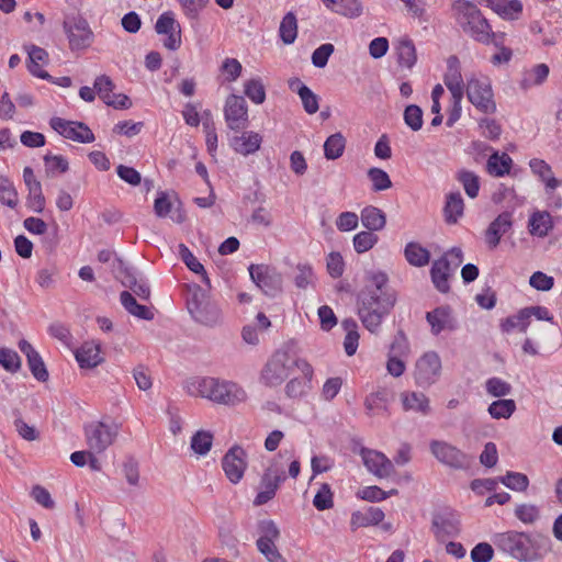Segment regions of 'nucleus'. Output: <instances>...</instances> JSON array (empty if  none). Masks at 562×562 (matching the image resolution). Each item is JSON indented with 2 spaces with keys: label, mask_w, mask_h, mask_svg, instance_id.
<instances>
[{
  "label": "nucleus",
  "mask_w": 562,
  "mask_h": 562,
  "mask_svg": "<svg viewBox=\"0 0 562 562\" xmlns=\"http://www.w3.org/2000/svg\"><path fill=\"white\" fill-rule=\"evenodd\" d=\"M513 160L508 154L494 151L487 159L486 171L494 177H503L509 173Z\"/></svg>",
  "instance_id": "obj_30"
},
{
  "label": "nucleus",
  "mask_w": 562,
  "mask_h": 562,
  "mask_svg": "<svg viewBox=\"0 0 562 562\" xmlns=\"http://www.w3.org/2000/svg\"><path fill=\"white\" fill-rule=\"evenodd\" d=\"M529 284L538 291H550L554 285V279L542 271H536L529 278Z\"/></svg>",
  "instance_id": "obj_62"
},
{
  "label": "nucleus",
  "mask_w": 562,
  "mask_h": 562,
  "mask_svg": "<svg viewBox=\"0 0 562 562\" xmlns=\"http://www.w3.org/2000/svg\"><path fill=\"white\" fill-rule=\"evenodd\" d=\"M453 10L459 26L474 41L487 45L496 38L488 21L474 3L468 0H457Z\"/></svg>",
  "instance_id": "obj_3"
},
{
  "label": "nucleus",
  "mask_w": 562,
  "mask_h": 562,
  "mask_svg": "<svg viewBox=\"0 0 562 562\" xmlns=\"http://www.w3.org/2000/svg\"><path fill=\"white\" fill-rule=\"evenodd\" d=\"M179 256L186 266L194 273L200 274L202 281L210 288L211 282L203 265L196 259L191 250L184 245H179Z\"/></svg>",
  "instance_id": "obj_36"
},
{
  "label": "nucleus",
  "mask_w": 562,
  "mask_h": 562,
  "mask_svg": "<svg viewBox=\"0 0 562 562\" xmlns=\"http://www.w3.org/2000/svg\"><path fill=\"white\" fill-rule=\"evenodd\" d=\"M429 447L434 457L450 468L465 469L470 464L469 457L464 452L446 441L432 440Z\"/></svg>",
  "instance_id": "obj_12"
},
{
  "label": "nucleus",
  "mask_w": 562,
  "mask_h": 562,
  "mask_svg": "<svg viewBox=\"0 0 562 562\" xmlns=\"http://www.w3.org/2000/svg\"><path fill=\"white\" fill-rule=\"evenodd\" d=\"M529 233L533 236L546 237L553 228V221L549 212H533L528 223Z\"/></svg>",
  "instance_id": "obj_27"
},
{
  "label": "nucleus",
  "mask_w": 562,
  "mask_h": 562,
  "mask_svg": "<svg viewBox=\"0 0 562 562\" xmlns=\"http://www.w3.org/2000/svg\"><path fill=\"white\" fill-rule=\"evenodd\" d=\"M456 179L462 184L470 199H475L479 195L480 178L473 171L461 169L457 172Z\"/></svg>",
  "instance_id": "obj_38"
},
{
  "label": "nucleus",
  "mask_w": 562,
  "mask_h": 562,
  "mask_svg": "<svg viewBox=\"0 0 562 562\" xmlns=\"http://www.w3.org/2000/svg\"><path fill=\"white\" fill-rule=\"evenodd\" d=\"M426 319L431 326L434 335L440 334L445 329H453V319L448 306H439L430 312H427Z\"/></svg>",
  "instance_id": "obj_25"
},
{
  "label": "nucleus",
  "mask_w": 562,
  "mask_h": 562,
  "mask_svg": "<svg viewBox=\"0 0 562 562\" xmlns=\"http://www.w3.org/2000/svg\"><path fill=\"white\" fill-rule=\"evenodd\" d=\"M513 226L512 213H501L485 231V240L490 249H494L499 245L501 238Z\"/></svg>",
  "instance_id": "obj_20"
},
{
  "label": "nucleus",
  "mask_w": 562,
  "mask_h": 562,
  "mask_svg": "<svg viewBox=\"0 0 562 562\" xmlns=\"http://www.w3.org/2000/svg\"><path fill=\"white\" fill-rule=\"evenodd\" d=\"M279 35L284 44H292L297 36V20L293 12H288L279 27Z\"/></svg>",
  "instance_id": "obj_41"
},
{
  "label": "nucleus",
  "mask_w": 562,
  "mask_h": 562,
  "mask_svg": "<svg viewBox=\"0 0 562 562\" xmlns=\"http://www.w3.org/2000/svg\"><path fill=\"white\" fill-rule=\"evenodd\" d=\"M121 304L133 316L140 319L151 321L154 313L146 305L138 304L135 296L128 291H123L120 295Z\"/></svg>",
  "instance_id": "obj_31"
},
{
  "label": "nucleus",
  "mask_w": 562,
  "mask_h": 562,
  "mask_svg": "<svg viewBox=\"0 0 562 562\" xmlns=\"http://www.w3.org/2000/svg\"><path fill=\"white\" fill-rule=\"evenodd\" d=\"M213 435L210 431L199 430L191 438V449L200 454H206L212 447Z\"/></svg>",
  "instance_id": "obj_44"
},
{
  "label": "nucleus",
  "mask_w": 562,
  "mask_h": 562,
  "mask_svg": "<svg viewBox=\"0 0 562 562\" xmlns=\"http://www.w3.org/2000/svg\"><path fill=\"white\" fill-rule=\"evenodd\" d=\"M516 408L514 400L498 398L490 404L487 412L494 419H508L516 412Z\"/></svg>",
  "instance_id": "obj_39"
},
{
  "label": "nucleus",
  "mask_w": 562,
  "mask_h": 562,
  "mask_svg": "<svg viewBox=\"0 0 562 562\" xmlns=\"http://www.w3.org/2000/svg\"><path fill=\"white\" fill-rule=\"evenodd\" d=\"M285 480L286 475L283 471L279 472L273 470L272 467L267 468L261 476L259 492L254 499V505L261 506L271 501Z\"/></svg>",
  "instance_id": "obj_18"
},
{
  "label": "nucleus",
  "mask_w": 562,
  "mask_h": 562,
  "mask_svg": "<svg viewBox=\"0 0 562 562\" xmlns=\"http://www.w3.org/2000/svg\"><path fill=\"white\" fill-rule=\"evenodd\" d=\"M63 29L71 50L86 49L91 45L93 32L88 21L80 14L67 15L63 22Z\"/></svg>",
  "instance_id": "obj_7"
},
{
  "label": "nucleus",
  "mask_w": 562,
  "mask_h": 562,
  "mask_svg": "<svg viewBox=\"0 0 562 562\" xmlns=\"http://www.w3.org/2000/svg\"><path fill=\"white\" fill-rule=\"evenodd\" d=\"M296 368L307 379L313 378V368L304 359L291 355L289 351L278 350L269 359L261 372V380L268 386L280 385Z\"/></svg>",
  "instance_id": "obj_4"
},
{
  "label": "nucleus",
  "mask_w": 562,
  "mask_h": 562,
  "mask_svg": "<svg viewBox=\"0 0 562 562\" xmlns=\"http://www.w3.org/2000/svg\"><path fill=\"white\" fill-rule=\"evenodd\" d=\"M361 223L370 232L382 231L386 224L385 213L373 205H368L361 211Z\"/></svg>",
  "instance_id": "obj_26"
},
{
  "label": "nucleus",
  "mask_w": 562,
  "mask_h": 562,
  "mask_svg": "<svg viewBox=\"0 0 562 562\" xmlns=\"http://www.w3.org/2000/svg\"><path fill=\"white\" fill-rule=\"evenodd\" d=\"M443 82L451 95H463L464 85L460 70V61L457 56H450L447 60V72Z\"/></svg>",
  "instance_id": "obj_22"
},
{
  "label": "nucleus",
  "mask_w": 562,
  "mask_h": 562,
  "mask_svg": "<svg viewBox=\"0 0 562 562\" xmlns=\"http://www.w3.org/2000/svg\"><path fill=\"white\" fill-rule=\"evenodd\" d=\"M499 481L508 488L517 492H524L528 488L529 479L526 474L519 472H507L506 475L501 476Z\"/></svg>",
  "instance_id": "obj_46"
},
{
  "label": "nucleus",
  "mask_w": 562,
  "mask_h": 562,
  "mask_svg": "<svg viewBox=\"0 0 562 562\" xmlns=\"http://www.w3.org/2000/svg\"><path fill=\"white\" fill-rule=\"evenodd\" d=\"M485 390L488 395L502 398L504 396L509 395L513 391V387L508 382L504 381L503 379L493 376L486 380Z\"/></svg>",
  "instance_id": "obj_45"
},
{
  "label": "nucleus",
  "mask_w": 562,
  "mask_h": 562,
  "mask_svg": "<svg viewBox=\"0 0 562 562\" xmlns=\"http://www.w3.org/2000/svg\"><path fill=\"white\" fill-rule=\"evenodd\" d=\"M346 147V138L341 133L330 135L324 143V155L328 160H335L342 156Z\"/></svg>",
  "instance_id": "obj_40"
},
{
  "label": "nucleus",
  "mask_w": 562,
  "mask_h": 562,
  "mask_svg": "<svg viewBox=\"0 0 562 562\" xmlns=\"http://www.w3.org/2000/svg\"><path fill=\"white\" fill-rule=\"evenodd\" d=\"M431 531L440 543L447 539L456 538L460 533V519L456 512L450 508L440 509L432 515Z\"/></svg>",
  "instance_id": "obj_10"
},
{
  "label": "nucleus",
  "mask_w": 562,
  "mask_h": 562,
  "mask_svg": "<svg viewBox=\"0 0 562 562\" xmlns=\"http://www.w3.org/2000/svg\"><path fill=\"white\" fill-rule=\"evenodd\" d=\"M245 94L256 104H261L266 100V89L259 78H252L245 82Z\"/></svg>",
  "instance_id": "obj_47"
},
{
  "label": "nucleus",
  "mask_w": 562,
  "mask_h": 562,
  "mask_svg": "<svg viewBox=\"0 0 562 562\" xmlns=\"http://www.w3.org/2000/svg\"><path fill=\"white\" fill-rule=\"evenodd\" d=\"M249 273L266 295L276 297L282 292V276L276 269L266 265H250Z\"/></svg>",
  "instance_id": "obj_11"
},
{
  "label": "nucleus",
  "mask_w": 562,
  "mask_h": 562,
  "mask_svg": "<svg viewBox=\"0 0 562 562\" xmlns=\"http://www.w3.org/2000/svg\"><path fill=\"white\" fill-rule=\"evenodd\" d=\"M404 122L414 132L423 126V110L416 104H409L404 110Z\"/></svg>",
  "instance_id": "obj_50"
},
{
  "label": "nucleus",
  "mask_w": 562,
  "mask_h": 562,
  "mask_svg": "<svg viewBox=\"0 0 562 562\" xmlns=\"http://www.w3.org/2000/svg\"><path fill=\"white\" fill-rule=\"evenodd\" d=\"M76 360L81 368H94L101 363L100 347L93 342H85L76 351Z\"/></svg>",
  "instance_id": "obj_29"
},
{
  "label": "nucleus",
  "mask_w": 562,
  "mask_h": 562,
  "mask_svg": "<svg viewBox=\"0 0 562 562\" xmlns=\"http://www.w3.org/2000/svg\"><path fill=\"white\" fill-rule=\"evenodd\" d=\"M119 425L104 422H92L85 426V436L92 452H104L116 439Z\"/></svg>",
  "instance_id": "obj_8"
},
{
  "label": "nucleus",
  "mask_w": 562,
  "mask_h": 562,
  "mask_svg": "<svg viewBox=\"0 0 562 562\" xmlns=\"http://www.w3.org/2000/svg\"><path fill=\"white\" fill-rule=\"evenodd\" d=\"M529 166L533 173L538 175L540 179L546 182V186L550 190H554L559 187L560 182L554 178L551 167L542 159H531Z\"/></svg>",
  "instance_id": "obj_37"
},
{
  "label": "nucleus",
  "mask_w": 562,
  "mask_h": 562,
  "mask_svg": "<svg viewBox=\"0 0 562 562\" xmlns=\"http://www.w3.org/2000/svg\"><path fill=\"white\" fill-rule=\"evenodd\" d=\"M494 557V549L487 542H480L471 550L473 562H490Z\"/></svg>",
  "instance_id": "obj_64"
},
{
  "label": "nucleus",
  "mask_w": 562,
  "mask_h": 562,
  "mask_svg": "<svg viewBox=\"0 0 562 562\" xmlns=\"http://www.w3.org/2000/svg\"><path fill=\"white\" fill-rule=\"evenodd\" d=\"M49 125L65 138L72 139L78 143L89 144L95 139L92 131L81 122L66 121L61 117L55 116L50 119Z\"/></svg>",
  "instance_id": "obj_13"
},
{
  "label": "nucleus",
  "mask_w": 562,
  "mask_h": 562,
  "mask_svg": "<svg viewBox=\"0 0 562 562\" xmlns=\"http://www.w3.org/2000/svg\"><path fill=\"white\" fill-rule=\"evenodd\" d=\"M0 202L11 209L18 205V192L7 177L0 176Z\"/></svg>",
  "instance_id": "obj_43"
},
{
  "label": "nucleus",
  "mask_w": 562,
  "mask_h": 562,
  "mask_svg": "<svg viewBox=\"0 0 562 562\" xmlns=\"http://www.w3.org/2000/svg\"><path fill=\"white\" fill-rule=\"evenodd\" d=\"M192 386L195 392L190 390L191 394H198L221 404L235 405L245 398L244 390L229 381L203 378L193 383Z\"/></svg>",
  "instance_id": "obj_6"
},
{
  "label": "nucleus",
  "mask_w": 562,
  "mask_h": 562,
  "mask_svg": "<svg viewBox=\"0 0 562 562\" xmlns=\"http://www.w3.org/2000/svg\"><path fill=\"white\" fill-rule=\"evenodd\" d=\"M183 15L191 22V26L199 24L201 12L207 7L210 0H177Z\"/></svg>",
  "instance_id": "obj_35"
},
{
  "label": "nucleus",
  "mask_w": 562,
  "mask_h": 562,
  "mask_svg": "<svg viewBox=\"0 0 562 562\" xmlns=\"http://www.w3.org/2000/svg\"><path fill=\"white\" fill-rule=\"evenodd\" d=\"M368 178L372 182V190L375 192L384 191L392 187V181L389 175L380 168H370L368 170Z\"/></svg>",
  "instance_id": "obj_48"
},
{
  "label": "nucleus",
  "mask_w": 562,
  "mask_h": 562,
  "mask_svg": "<svg viewBox=\"0 0 562 562\" xmlns=\"http://www.w3.org/2000/svg\"><path fill=\"white\" fill-rule=\"evenodd\" d=\"M495 543L514 559L520 562H532L550 550L551 541L540 533L506 531L496 536Z\"/></svg>",
  "instance_id": "obj_2"
},
{
  "label": "nucleus",
  "mask_w": 562,
  "mask_h": 562,
  "mask_svg": "<svg viewBox=\"0 0 562 562\" xmlns=\"http://www.w3.org/2000/svg\"><path fill=\"white\" fill-rule=\"evenodd\" d=\"M335 47L330 43L322 44L312 54V63L317 68H324L330 55L334 53Z\"/></svg>",
  "instance_id": "obj_61"
},
{
  "label": "nucleus",
  "mask_w": 562,
  "mask_h": 562,
  "mask_svg": "<svg viewBox=\"0 0 562 562\" xmlns=\"http://www.w3.org/2000/svg\"><path fill=\"white\" fill-rule=\"evenodd\" d=\"M59 269L56 265L49 263L38 270L36 282L43 289H48L54 285L55 277L58 276Z\"/></svg>",
  "instance_id": "obj_57"
},
{
  "label": "nucleus",
  "mask_w": 562,
  "mask_h": 562,
  "mask_svg": "<svg viewBox=\"0 0 562 562\" xmlns=\"http://www.w3.org/2000/svg\"><path fill=\"white\" fill-rule=\"evenodd\" d=\"M224 115L231 130L238 132L247 127L248 109L246 100L240 95L231 94L225 102Z\"/></svg>",
  "instance_id": "obj_17"
},
{
  "label": "nucleus",
  "mask_w": 562,
  "mask_h": 562,
  "mask_svg": "<svg viewBox=\"0 0 562 562\" xmlns=\"http://www.w3.org/2000/svg\"><path fill=\"white\" fill-rule=\"evenodd\" d=\"M27 205L36 213H42L45 209V196L42 192L41 184H33V187L27 188Z\"/></svg>",
  "instance_id": "obj_58"
},
{
  "label": "nucleus",
  "mask_w": 562,
  "mask_h": 562,
  "mask_svg": "<svg viewBox=\"0 0 562 562\" xmlns=\"http://www.w3.org/2000/svg\"><path fill=\"white\" fill-rule=\"evenodd\" d=\"M0 366L7 371L14 373L21 368V359L14 350L0 348Z\"/></svg>",
  "instance_id": "obj_54"
},
{
  "label": "nucleus",
  "mask_w": 562,
  "mask_h": 562,
  "mask_svg": "<svg viewBox=\"0 0 562 562\" xmlns=\"http://www.w3.org/2000/svg\"><path fill=\"white\" fill-rule=\"evenodd\" d=\"M93 89L100 97V99L103 100V102L106 104V101L110 100V98L114 94V83L111 80V78L106 75H101L95 78Z\"/></svg>",
  "instance_id": "obj_56"
},
{
  "label": "nucleus",
  "mask_w": 562,
  "mask_h": 562,
  "mask_svg": "<svg viewBox=\"0 0 562 562\" xmlns=\"http://www.w3.org/2000/svg\"><path fill=\"white\" fill-rule=\"evenodd\" d=\"M14 416V427L18 434L27 441H33L38 438V431L35 427L27 425L21 417V414L18 409L13 411Z\"/></svg>",
  "instance_id": "obj_55"
},
{
  "label": "nucleus",
  "mask_w": 562,
  "mask_h": 562,
  "mask_svg": "<svg viewBox=\"0 0 562 562\" xmlns=\"http://www.w3.org/2000/svg\"><path fill=\"white\" fill-rule=\"evenodd\" d=\"M404 256L408 263L414 267H424L430 260V252L415 241H411L405 246Z\"/></svg>",
  "instance_id": "obj_34"
},
{
  "label": "nucleus",
  "mask_w": 562,
  "mask_h": 562,
  "mask_svg": "<svg viewBox=\"0 0 562 562\" xmlns=\"http://www.w3.org/2000/svg\"><path fill=\"white\" fill-rule=\"evenodd\" d=\"M387 397L389 394L386 391H378L370 394L364 401L368 413L373 411H386Z\"/></svg>",
  "instance_id": "obj_60"
},
{
  "label": "nucleus",
  "mask_w": 562,
  "mask_h": 562,
  "mask_svg": "<svg viewBox=\"0 0 562 562\" xmlns=\"http://www.w3.org/2000/svg\"><path fill=\"white\" fill-rule=\"evenodd\" d=\"M453 273V268L450 267V260L447 256H442L432 262L430 269V277L435 288L441 293L450 291L449 278Z\"/></svg>",
  "instance_id": "obj_21"
},
{
  "label": "nucleus",
  "mask_w": 562,
  "mask_h": 562,
  "mask_svg": "<svg viewBox=\"0 0 562 562\" xmlns=\"http://www.w3.org/2000/svg\"><path fill=\"white\" fill-rule=\"evenodd\" d=\"M327 8L334 12L355 18L362 13V4L359 0H324Z\"/></svg>",
  "instance_id": "obj_33"
},
{
  "label": "nucleus",
  "mask_w": 562,
  "mask_h": 562,
  "mask_svg": "<svg viewBox=\"0 0 562 562\" xmlns=\"http://www.w3.org/2000/svg\"><path fill=\"white\" fill-rule=\"evenodd\" d=\"M247 453L240 446H233L222 459V468L231 483L237 484L247 468Z\"/></svg>",
  "instance_id": "obj_16"
},
{
  "label": "nucleus",
  "mask_w": 562,
  "mask_h": 562,
  "mask_svg": "<svg viewBox=\"0 0 562 562\" xmlns=\"http://www.w3.org/2000/svg\"><path fill=\"white\" fill-rule=\"evenodd\" d=\"M401 397L405 411H414L423 415L429 414V400L424 393L405 392L402 393Z\"/></svg>",
  "instance_id": "obj_32"
},
{
  "label": "nucleus",
  "mask_w": 562,
  "mask_h": 562,
  "mask_svg": "<svg viewBox=\"0 0 562 562\" xmlns=\"http://www.w3.org/2000/svg\"><path fill=\"white\" fill-rule=\"evenodd\" d=\"M289 88L299 94L306 113L314 114L318 111V97L299 78L290 79Z\"/></svg>",
  "instance_id": "obj_23"
},
{
  "label": "nucleus",
  "mask_w": 562,
  "mask_h": 562,
  "mask_svg": "<svg viewBox=\"0 0 562 562\" xmlns=\"http://www.w3.org/2000/svg\"><path fill=\"white\" fill-rule=\"evenodd\" d=\"M379 240V237L370 231H363L355 235L353 247L358 254L370 250Z\"/></svg>",
  "instance_id": "obj_49"
},
{
  "label": "nucleus",
  "mask_w": 562,
  "mask_h": 562,
  "mask_svg": "<svg viewBox=\"0 0 562 562\" xmlns=\"http://www.w3.org/2000/svg\"><path fill=\"white\" fill-rule=\"evenodd\" d=\"M397 56H398V63L402 66H405L407 68H412L416 60V49L415 45L412 40L404 38L400 42L397 47Z\"/></svg>",
  "instance_id": "obj_42"
},
{
  "label": "nucleus",
  "mask_w": 562,
  "mask_h": 562,
  "mask_svg": "<svg viewBox=\"0 0 562 562\" xmlns=\"http://www.w3.org/2000/svg\"><path fill=\"white\" fill-rule=\"evenodd\" d=\"M256 544L259 552L262 553L269 562H278L283 559L278 548L276 547L274 541L269 542L263 539H258Z\"/></svg>",
  "instance_id": "obj_63"
},
{
  "label": "nucleus",
  "mask_w": 562,
  "mask_h": 562,
  "mask_svg": "<svg viewBox=\"0 0 562 562\" xmlns=\"http://www.w3.org/2000/svg\"><path fill=\"white\" fill-rule=\"evenodd\" d=\"M186 293L187 308L192 318L204 325L213 327L221 322V310L199 284H188Z\"/></svg>",
  "instance_id": "obj_5"
},
{
  "label": "nucleus",
  "mask_w": 562,
  "mask_h": 562,
  "mask_svg": "<svg viewBox=\"0 0 562 562\" xmlns=\"http://www.w3.org/2000/svg\"><path fill=\"white\" fill-rule=\"evenodd\" d=\"M359 454L367 470L378 479H387L395 473L393 462L384 453L362 447Z\"/></svg>",
  "instance_id": "obj_14"
},
{
  "label": "nucleus",
  "mask_w": 562,
  "mask_h": 562,
  "mask_svg": "<svg viewBox=\"0 0 562 562\" xmlns=\"http://www.w3.org/2000/svg\"><path fill=\"white\" fill-rule=\"evenodd\" d=\"M367 284L357 295L358 316L362 325L376 333L383 319L396 303V293L387 286L389 278L382 271L367 273Z\"/></svg>",
  "instance_id": "obj_1"
},
{
  "label": "nucleus",
  "mask_w": 562,
  "mask_h": 562,
  "mask_svg": "<svg viewBox=\"0 0 562 562\" xmlns=\"http://www.w3.org/2000/svg\"><path fill=\"white\" fill-rule=\"evenodd\" d=\"M464 202L460 192H450L446 196L443 206L445 221L448 224H456L463 215Z\"/></svg>",
  "instance_id": "obj_28"
},
{
  "label": "nucleus",
  "mask_w": 562,
  "mask_h": 562,
  "mask_svg": "<svg viewBox=\"0 0 562 562\" xmlns=\"http://www.w3.org/2000/svg\"><path fill=\"white\" fill-rule=\"evenodd\" d=\"M155 31L158 34L167 35L164 41V46L167 49L177 50L181 46V26L171 11L159 15L155 24Z\"/></svg>",
  "instance_id": "obj_19"
},
{
  "label": "nucleus",
  "mask_w": 562,
  "mask_h": 562,
  "mask_svg": "<svg viewBox=\"0 0 562 562\" xmlns=\"http://www.w3.org/2000/svg\"><path fill=\"white\" fill-rule=\"evenodd\" d=\"M467 97L479 111L485 114H492L496 111L491 81L486 77L469 79Z\"/></svg>",
  "instance_id": "obj_9"
},
{
  "label": "nucleus",
  "mask_w": 562,
  "mask_h": 562,
  "mask_svg": "<svg viewBox=\"0 0 562 562\" xmlns=\"http://www.w3.org/2000/svg\"><path fill=\"white\" fill-rule=\"evenodd\" d=\"M113 267L117 273L116 278L120 279L123 286L132 289L135 286V283L138 282L139 279H137L136 273L131 268L126 267L121 259L116 258Z\"/></svg>",
  "instance_id": "obj_52"
},
{
  "label": "nucleus",
  "mask_w": 562,
  "mask_h": 562,
  "mask_svg": "<svg viewBox=\"0 0 562 562\" xmlns=\"http://www.w3.org/2000/svg\"><path fill=\"white\" fill-rule=\"evenodd\" d=\"M313 505L318 510H326L334 506L333 492L327 483H323L314 496Z\"/></svg>",
  "instance_id": "obj_53"
},
{
  "label": "nucleus",
  "mask_w": 562,
  "mask_h": 562,
  "mask_svg": "<svg viewBox=\"0 0 562 562\" xmlns=\"http://www.w3.org/2000/svg\"><path fill=\"white\" fill-rule=\"evenodd\" d=\"M311 380H307L304 375L302 379L293 378L285 385V394L290 398H299L306 394V391L311 389Z\"/></svg>",
  "instance_id": "obj_51"
},
{
  "label": "nucleus",
  "mask_w": 562,
  "mask_h": 562,
  "mask_svg": "<svg viewBox=\"0 0 562 562\" xmlns=\"http://www.w3.org/2000/svg\"><path fill=\"white\" fill-rule=\"evenodd\" d=\"M441 371V361L439 356L434 352H426L422 356L415 366V380L420 386H429L434 384Z\"/></svg>",
  "instance_id": "obj_15"
},
{
  "label": "nucleus",
  "mask_w": 562,
  "mask_h": 562,
  "mask_svg": "<svg viewBox=\"0 0 562 562\" xmlns=\"http://www.w3.org/2000/svg\"><path fill=\"white\" fill-rule=\"evenodd\" d=\"M27 364L31 373L37 381L45 382L48 380V371L38 352L27 359Z\"/></svg>",
  "instance_id": "obj_59"
},
{
  "label": "nucleus",
  "mask_w": 562,
  "mask_h": 562,
  "mask_svg": "<svg viewBox=\"0 0 562 562\" xmlns=\"http://www.w3.org/2000/svg\"><path fill=\"white\" fill-rule=\"evenodd\" d=\"M261 136L256 132H244L231 138L233 149L244 156L256 153L260 148Z\"/></svg>",
  "instance_id": "obj_24"
}]
</instances>
